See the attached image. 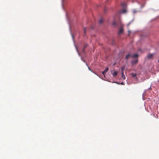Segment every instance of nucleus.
Returning a JSON list of instances; mask_svg holds the SVG:
<instances>
[{
  "label": "nucleus",
  "instance_id": "nucleus-15",
  "mask_svg": "<svg viewBox=\"0 0 159 159\" xmlns=\"http://www.w3.org/2000/svg\"><path fill=\"white\" fill-rule=\"evenodd\" d=\"M144 4H143V5H142L141 6V8H143V7H144Z\"/></svg>",
  "mask_w": 159,
  "mask_h": 159
},
{
  "label": "nucleus",
  "instance_id": "nucleus-13",
  "mask_svg": "<svg viewBox=\"0 0 159 159\" xmlns=\"http://www.w3.org/2000/svg\"><path fill=\"white\" fill-rule=\"evenodd\" d=\"M122 77L124 79H125V76L124 75V74H123V72H122Z\"/></svg>",
  "mask_w": 159,
  "mask_h": 159
},
{
  "label": "nucleus",
  "instance_id": "nucleus-17",
  "mask_svg": "<svg viewBox=\"0 0 159 159\" xmlns=\"http://www.w3.org/2000/svg\"><path fill=\"white\" fill-rule=\"evenodd\" d=\"M121 69H122V72H123V70L124 69V68L122 67L121 68Z\"/></svg>",
  "mask_w": 159,
  "mask_h": 159
},
{
  "label": "nucleus",
  "instance_id": "nucleus-7",
  "mask_svg": "<svg viewBox=\"0 0 159 159\" xmlns=\"http://www.w3.org/2000/svg\"><path fill=\"white\" fill-rule=\"evenodd\" d=\"M153 54H149L148 55V57L149 59H151L152 58Z\"/></svg>",
  "mask_w": 159,
  "mask_h": 159
},
{
  "label": "nucleus",
  "instance_id": "nucleus-9",
  "mask_svg": "<svg viewBox=\"0 0 159 159\" xmlns=\"http://www.w3.org/2000/svg\"><path fill=\"white\" fill-rule=\"evenodd\" d=\"M99 23L100 24H102L103 22V20L102 19H101L99 20Z\"/></svg>",
  "mask_w": 159,
  "mask_h": 159
},
{
  "label": "nucleus",
  "instance_id": "nucleus-1",
  "mask_svg": "<svg viewBox=\"0 0 159 159\" xmlns=\"http://www.w3.org/2000/svg\"><path fill=\"white\" fill-rule=\"evenodd\" d=\"M130 75L132 76V77L134 78L135 80H137V78L136 76V74L132 73L130 74Z\"/></svg>",
  "mask_w": 159,
  "mask_h": 159
},
{
  "label": "nucleus",
  "instance_id": "nucleus-12",
  "mask_svg": "<svg viewBox=\"0 0 159 159\" xmlns=\"http://www.w3.org/2000/svg\"><path fill=\"white\" fill-rule=\"evenodd\" d=\"M87 45H84V48L83 49V52L84 53V50H85V49L86 48V47L87 46Z\"/></svg>",
  "mask_w": 159,
  "mask_h": 159
},
{
  "label": "nucleus",
  "instance_id": "nucleus-5",
  "mask_svg": "<svg viewBox=\"0 0 159 159\" xmlns=\"http://www.w3.org/2000/svg\"><path fill=\"white\" fill-rule=\"evenodd\" d=\"M108 67L106 68L102 72V74L103 75H104L106 73L108 70Z\"/></svg>",
  "mask_w": 159,
  "mask_h": 159
},
{
  "label": "nucleus",
  "instance_id": "nucleus-21",
  "mask_svg": "<svg viewBox=\"0 0 159 159\" xmlns=\"http://www.w3.org/2000/svg\"><path fill=\"white\" fill-rule=\"evenodd\" d=\"M121 84H124L123 83V82H122V83H121Z\"/></svg>",
  "mask_w": 159,
  "mask_h": 159
},
{
  "label": "nucleus",
  "instance_id": "nucleus-19",
  "mask_svg": "<svg viewBox=\"0 0 159 159\" xmlns=\"http://www.w3.org/2000/svg\"><path fill=\"white\" fill-rule=\"evenodd\" d=\"M128 32H129V34H130V31L129 30L128 31Z\"/></svg>",
  "mask_w": 159,
  "mask_h": 159
},
{
  "label": "nucleus",
  "instance_id": "nucleus-16",
  "mask_svg": "<svg viewBox=\"0 0 159 159\" xmlns=\"http://www.w3.org/2000/svg\"><path fill=\"white\" fill-rule=\"evenodd\" d=\"M84 32L85 34L86 33V28H84Z\"/></svg>",
  "mask_w": 159,
  "mask_h": 159
},
{
  "label": "nucleus",
  "instance_id": "nucleus-10",
  "mask_svg": "<svg viewBox=\"0 0 159 159\" xmlns=\"http://www.w3.org/2000/svg\"><path fill=\"white\" fill-rule=\"evenodd\" d=\"M126 9L124 8H123V9L121 11V13H125L126 12Z\"/></svg>",
  "mask_w": 159,
  "mask_h": 159
},
{
  "label": "nucleus",
  "instance_id": "nucleus-8",
  "mask_svg": "<svg viewBox=\"0 0 159 159\" xmlns=\"http://www.w3.org/2000/svg\"><path fill=\"white\" fill-rule=\"evenodd\" d=\"M138 57V55L137 54H135L133 55H131V57L133 58L136 57Z\"/></svg>",
  "mask_w": 159,
  "mask_h": 159
},
{
  "label": "nucleus",
  "instance_id": "nucleus-22",
  "mask_svg": "<svg viewBox=\"0 0 159 159\" xmlns=\"http://www.w3.org/2000/svg\"><path fill=\"white\" fill-rule=\"evenodd\" d=\"M134 13H135L136 12V11H134Z\"/></svg>",
  "mask_w": 159,
  "mask_h": 159
},
{
  "label": "nucleus",
  "instance_id": "nucleus-18",
  "mask_svg": "<svg viewBox=\"0 0 159 159\" xmlns=\"http://www.w3.org/2000/svg\"><path fill=\"white\" fill-rule=\"evenodd\" d=\"M106 8H105L104 9V11L105 12H106Z\"/></svg>",
  "mask_w": 159,
  "mask_h": 159
},
{
  "label": "nucleus",
  "instance_id": "nucleus-23",
  "mask_svg": "<svg viewBox=\"0 0 159 159\" xmlns=\"http://www.w3.org/2000/svg\"><path fill=\"white\" fill-rule=\"evenodd\" d=\"M158 62H159V60H158Z\"/></svg>",
  "mask_w": 159,
  "mask_h": 159
},
{
  "label": "nucleus",
  "instance_id": "nucleus-2",
  "mask_svg": "<svg viewBox=\"0 0 159 159\" xmlns=\"http://www.w3.org/2000/svg\"><path fill=\"white\" fill-rule=\"evenodd\" d=\"M138 61V60L137 59H134V60L131 61V63L132 65L136 64L137 63Z\"/></svg>",
  "mask_w": 159,
  "mask_h": 159
},
{
  "label": "nucleus",
  "instance_id": "nucleus-11",
  "mask_svg": "<svg viewBox=\"0 0 159 159\" xmlns=\"http://www.w3.org/2000/svg\"><path fill=\"white\" fill-rule=\"evenodd\" d=\"M131 57V55L129 54H128V55H127L126 57H125V58L126 59H128V58H129V57Z\"/></svg>",
  "mask_w": 159,
  "mask_h": 159
},
{
  "label": "nucleus",
  "instance_id": "nucleus-4",
  "mask_svg": "<svg viewBox=\"0 0 159 159\" xmlns=\"http://www.w3.org/2000/svg\"><path fill=\"white\" fill-rule=\"evenodd\" d=\"M111 73L112 75L114 77H115V76H116L117 75V74H118V72L117 71H114L113 72H112V71H111Z\"/></svg>",
  "mask_w": 159,
  "mask_h": 159
},
{
  "label": "nucleus",
  "instance_id": "nucleus-20",
  "mask_svg": "<svg viewBox=\"0 0 159 159\" xmlns=\"http://www.w3.org/2000/svg\"><path fill=\"white\" fill-rule=\"evenodd\" d=\"M88 69L89 70H91V69H90V68L89 67H88Z\"/></svg>",
  "mask_w": 159,
  "mask_h": 159
},
{
  "label": "nucleus",
  "instance_id": "nucleus-14",
  "mask_svg": "<svg viewBox=\"0 0 159 159\" xmlns=\"http://www.w3.org/2000/svg\"><path fill=\"white\" fill-rule=\"evenodd\" d=\"M113 25H116V22L115 21H113Z\"/></svg>",
  "mask_w": 159,
  "mask_h": 159
},
{
  "label": "nucleus",
  "instance_id": "nucleus-6",
  "mask_svg": "<svg viewBox=\"0 0 159 159\" xmlns=\"http://www.w3.org/2000/svg\"><path fill=\"white\" fill-rule=\"evenodd\" d=\"M121 6L123 8H125L126 7V4L125 2H123L121 3Z\"/></svg>",
  "mask_w": 159,
  "mask_h": 159
},
{
  "label": "nucleus",
  "instance_id": "nucleus-3",
  "mask_svg": "<svg viewBox=\"0 0 159 159\" xmlns=\"http://www.w3.org/2000/svg\"><path fill=\"white\" fill-rule=\"evenodd\" d=\"M123 32V29L122 27H120L119 29V30L118 32L119 34H120Z\"/></svg>",
  "mask_w": 159,
  "mask_h": 159
}]
</instances>
